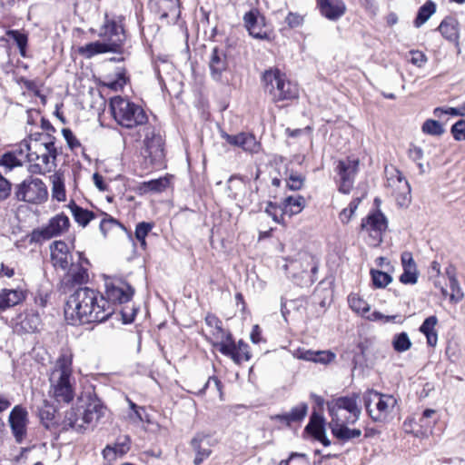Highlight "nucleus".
Returning a JSON list of instances; mask_svg holds the SVG:
<instances>
[{
    "label": "nucleus",
    "instance_id": "0eeeda50",
    "mask_svg": "<svg viewBox=\"0 0 465 465\" xmlns=\"http://www.w3.org/2000/svg\"><path fill=\"white\" fill-rule=\"evenodd\" d=\"M363 400L370 417L378 422L385 421L397 404V400L393 396L375 391H368Z\"/></svg>",
    "mask_w": 465,
    "mask_h": 465
},
{
    "label": "nucleus",
    "instance_id": "20e7f679",
    "mask_svg": "<svg viewBox=\"0 0 465 465\" xmlns=\"http://www.w3.org/2000/svg\"><path fill=\"white\" fill-rule=\"evenodd\" d=\"M25 158L30 162L28 170L32 173H45L55 166L57 149L53 141L24 144Z\"/></svg>",
    "mask_w": 465,
    "mask_h": 465
},
{
    "label": "nucleus",
    "instance_id": "a19ab883",
    "mask_svg": "<svg viewBox=\"0 0 465 465\" xmlns=\"http://www.w3.org/2000/svg\"><path fill=\"white\" fill-rule=\"evenodd\" d=\"M218 341L214 346L225 356L233 360L236 344L230 332H226L223 339H217Z\"/></svg>",
    "mask_w": 465,
    "mask_h": 465
},
{
    "label": "nucleus",
    "instance_id": "6e6d98bb",
    "mask_svg": "<svg viewBox=\"0 0 465 465\" xmlns=\"http://www.w3.org/2000/svg\"><path fill=\"white\" fill-rule=\"evenodd\" d=\"M404 272L400 281L405 284H413L417 282V270L414 267L403 268Z\"/></svg>",
    "mask_w": 465,
    "mask_h": 465
},
{
    "label": "nucleus",
    "instance_id": "7c9ffc66",
    "mask_svg": "<svg viewBox=\"0 0 465 465\" xmlns=\"http://www.w3.org/2000/svg\"><path fill=\"white\" fill-rule=\"evenodd\" d=\"M78 52L84 57L91 58L99 54H104L109 52L116 53L117 51L114 47L110 46V45L105 41H95L93 43L86 44L85 45L80 46Z\"/></svg>",
    "mask_w": 465,
    "mask_h": 465
},
{
    "label": "nucleus",
    "instance_id": "72a5a7b5",
    "mask_svg": "<svg viewBox=\"0 0 465 465\" xmlns=\"http://www.w3.org/2000/svg\"><path fill=\"white\" fill-rule=\"evenodd\" d=\"M282 213H285L289 216L300 213L305 206V199L303 196H289L286 197L282 203Z\"/></svg>",
    "mask_w": 465,
    "mask_h": 465
},
{
    "label": "nucleus",
    "instance_id": "1a4fd4ad",
    "mask_svg": "<svg viewBox=\"0 0 465 465\" xmlns=\"http://www.w3.org/2000/svg\"><path fill=\"white\" fill-rule=\"evenodd\" d=\"M15 194L18 201L33 204H41L48 197L45 183L41 179L34 177H29L16 185Z\"/></svg>",
    "mask_w": 465,
    "mask_h": 465
},
{
    "label": "nucleus",
    "instance_id": "0e129e2a",
    "mask_svg": "<svg viewBox=\"0 0 465 465\" xmlns=\"http://www.w3.org/2000/svg\"><path fill=\"white\" fill-rule=\"evenodd\" d=\"M365 318L368 319L369 321H372V322L382 321L384 322H389L391 321H394L397 318V316L396 315L386 316L380 312H369L368 314L365 315Z\"/></svg>",
    "mask_w": 465,
    "mask_h": 465
},
{
    "label": "nucleus",
    "instance_id": "5701e85b",
    "mask_svg": "<svg viewBox=\"0 0 465 465\" xmlns=\"http://www.w3.org/2000/svg\"><path fill=\"white\" fill-rule=\"evenodd\" d=\"M316 4L321 15L331 21L339 20L347 10L343 0H316Z\"/></svg>",
    "mask_w": 465,
    "mask_h": 465
},
{
    "label": "nucleus",
    "instance_id": "2eb2a0df",
    "mask_svg": "<svg viewBox=\"0 0 465 465\" xmlns=\"http://www.w3.org/2000/svg\"><path fill=\"white\" fill-rule=\"evenodd\" d=\"M78 262H72L70 268L68 267L63 282L66 286H75L86 283L89 280L88 265L89 261L84 256L83 252H78Z\"/></svg>",
    "mask_w": 465,
    "mask_h": 465
},
{
    "label": "nucleus",
    "instance_id": "8fccbe9b",
    "mask_svg": "<svg viewBox=\"0 0 465 465\" xmlns=\"http://www.w3.org/2000/svg\"><path fill=\"white\" fill-rule=\"evenodd\" d=\"M103 216L104 217L100 222V231L104 236H106L107 233L114 228H123L122 224L116 219L113 218L107 213H103Z\"/></svg>",
    "mask_w": 465,
    "mask_h": 465
},
{
    "label": "nucleus",
    "instance_id": "4d7b16f0",
    "mask_svg": "<svg viewBox=\"0 0 465 465\" xmlns=\"http://www.w3.org/2000/svg\"><path fill=\"white\" fill-rule=\"evenodd\" d=\"M451 134L455 140H465V120H459L451 127Z\"/></svg>",
    "mask_w": 465,
    "mask_h": 465
},
{
    "label": "nucleus",
    "instance_id": "5fc2aeb1",
    "mask_svg": "<svg viewBox=\"0 0 465 465\" xmlns=\"http://www.w3.org/2000/svg\"><path fill=\"white\" fill-rule=\"evenodd\" d=\"M153 225L149 223H140L136 225L135 228V237L141 242L143 247H145V238L148 235L149 232L152 230Z\"/></svg>",
    "mask_w": 465,
    "mask_h": 465
},
{
    "label": "nucleus",
    "instance_id": "f3484780",
    "mask_svg": "<svg viewBox=\"0 0 465 465\" xmlns=\"http://www.w3.org/2000/svg\"><path fill=\"white\" fill-rule=\"evenodd\" d=\"M106 301L114 307L115 303H124L130 301L134 290L125 282L121 280H111L105 282Z\"/></svg>",
    "mask_w": 465,
    "mask_h": 465
},
{
    "label": "nucleus",
    "instance_id": "e433bc0d",
    "mask_svg": "<svg viewBox=\"0 0 465 465\" xmlns=\"http://www.w3.org/2000/svg\"><path fill=\"white\" fill-rule=\"evenodd\" d=\"M68 208L71 210L74 221L83 227H85L91 220L95 218V214L93 212L83 209L74 202H72Z\"/></svg>",
    "mask_w": 465,
    "mask_h": 465
},
{
    "label": "nucleus",
    "instance_id": "f8f14e48",
    "mask_svg": "<svg viewBox=\"0 0 465 465\" xmlns=\"http://www.w3.org/2000/svg\"><path fill=\"white\" fill-rule=\"evenodd\" d=\"M361 227V231L368 233V244L378 246L382 242V233L387 229V220L381 213H373L362 220Z\"/></svg>",
    "mask_w": 465,
    "mask_h": 465
},
{
    "label": "nucleus",
    "instance_id": "39448f33",
    "mask_svg": "<svg viewBox=\"0 0 465 465\" xmlns=\"http://www.w3.org/2000/svg\"><path fill=\"white\" fill-rule=\"evenodd\" d=\"M264 92L274 103L293 100L299 96L297 84L289 81L286 75L277 68L266 70L262 74Z\"/></svg>",
    "mask_w": 465,
    "mask_h": 465
},
{
    "label": "nucleus",
    "instance_id": "4c0bfd02",
    "mask_svg": "<svg viewBox=\"0 0 465 465\" xmlns=\"http://www.w3.org/2000/svg\"><path fill=\"white\" fill-rule=\"evenodd\" d=\"M40 324L39 314L33 312L25 313L18 323L20 330L28 333L38 331Z\"/></svg>",
    "mask_w": 465,
    "mask_h": 465
},
{
    "label": "nucleus",
    "instance_id": "c756f323",
    "mask_svg": "<svg viewBox=\"0 0 465 465\" xmlns=\"http://www.w3.org/2000/svg\"><path fill=\"white\" fill-rule=\"evenodd\" d=\"M313 438L320 442H322L324 446H329L331 441L327 439L325 435V429L323 425V420L320 416H317L315 413L312 416L310 422L306 426L305 429Z\"/></svg>",
    "mask_w": 465,
    "mask_h": 465
},
{
    "label": "nucleus",
    "instance_id": "412c9836",
    "mask_svg": "<svg viewBox=\"0 0 465 465\" xmlns=\"http://www.w3.org/2000/svg\"><path fill=\"white\" fill-rule=\"evenodd\" d=\"M9 422L16 441L22 442L26 435L27 411L15 406L9 414Z\"/></svg>",
    "mask_w": 465,
    "mask_h": 465
},
{
    "label": "nucleus",
    "instance_id": "13d9d810",
    "mask_svg": "<svg viewBox=\"0 0 465 465\" xmlns=\"http://www.w3.org/2000/svg\"><path fill=\"white\" fill-rule=\"evenodd\" d=\"M125 453V450L119 448L118 446L111 447L106 446L103 450V456L107 460H114L118 455L122 456Z\"/></svg>",
    "mask_w": 465,
    "mask_h": 465
},
{
    "label": "nucleus",
    "instance_id": "49530a36",
    "mask_svg": "<svg viewBox=\"0 0 465 465\" xmlns=\"http://www.w3.org/2000/svg\"><path fill=\"white\" fill-rule=\"evenodd\" d=\"M279 465H310V460L305 453L292 452L288 459L281 460Z\"/></svg>",
    "mask_w": 465,
    "mask_h": 465
},
{
    "label": "nucleus",
    "instance_id": "c03bdc74",
    "mask_svg": "<svg viewBox=\"0 0 465 465\" xmlns=\"http://www.w3.org/2000/svg\"><path fill=\"white\" fill-rule=\"evenodd\" d=\"M206 324L213 329V335L216 339H223L227 332L222 327V322L213 314H208L205 317Z\"/></svg>",
    "mask_w": 465,
    "mask_h": 465
},
{
    "label": "nucleus",
    "instance_id": "bb28decb",
    "mask_svg": "<svg viewBox=\"0 0 465 465\" xmlns=\"http://www.w3.org/2000/svg\"><path fill=\"white\" fill-rule=\"evenodd\" d=\"M438 30L448 41L458 45L460 38L459 22L455 17L448 16L438 26Z\"/></svg>",
    "mask_w": 465,
    "mask_h": 465
},
{
    "label": "nucleus",
    "instance_id": "338daca9",
    "mask_svg": "<svg viewBox=\"0 0 465 465\" xmlns=\"http://www.w3.org/2000/svg\"><path fill=\"white\" fill-rule=\"evenodd\" d=\"M411 62L419 67L422 66L426 62L425 54L422 52L411 51Z\"/></svg>",
    "mask_w": 465,
    "mask_h": 465
},
{
    "label": "nucleus",
    "instance_id": "6e6552de",
    "mask_svg": "<svg viewBox=\"0 0 465 465\" xmlns=\"http://www.w3.org/2000/svg\"><path fill=\"white\" fill-rule=\"evenodd\" d=\"M328 411L331 420L348 422H355L361 412L355 395L340 397L328 402Z\"/></svg>",
    "mask_w": 465,
    "mask_h": 465
},
{
    "label": "nucleus",
    "instance_id": "423d86ee",
    "mask_svg": "<svg viewBox=\"0 0 465 465\" xmlns=\"http://www.w3.org/2000/svg\"><path fill=\"white\" fill-rule=\"evenodd\" d=\"M110 110L116 123L124 128H134L146 124L148 118L138 104L120 96L110 101Z\"/></svg>",
    "mask_w": 465,
    "mask_h": 465
},
{
    "label": "nucleus",
    "instance_id": "f03ea898",
    "mask_svg": "<svg viewBox=\"0 0 465 465\" xmlns=\"http://www.w3.org/2000/svg\"><path fill=\"white\" fill-rule=\"evenodd\" d=\"M73 359L70 349H62L48 372V394L57 403H70L74 399L76 381Z\"/></svg>",
    "mask_w": 465,
    "mask_h": 465
},
{
    "label": "nucleus",
    "instance_id": "ea45409f",
    "mask_svg": "<svg viewBox=\"0 0 465 465\" xmlns=\"http://www.w3.org/2000/svg\"><path fill=\"white\" fill-rule=\"evenodd\" d=\"M348 302L350 308L353 312L364 318L370 312V304L357 293L350 294L348 297Z\"/></svg>",
    "mask_w": 465,
    "mask_h": 465
},
{
    "label": "nucleus",
    "instance_id": "393cba45",
    "mask_svg": "<svg viewBox=\"0 0 465 465\" xmlns=\"http://www.w3.org/2000/svg\"><path fill=\"white\" fill-rule=\"evenodd\" d=\"M193 450L195 452L193 460L194 465H201L203 460L208 459L212 453L208 437L203 433L196 434L190 442Z\"/></svg>",
    "mask_w": 465,
    "mask_h": 465
},
{
    "label": "nucleus",
    "instance_id": "864d4df0",
    "mask_svg": "<svg viewBox=\"0 0 465 465\" xmlns=\"http://www.w3.org/2000/svg\"><path fill=\"white\" fill-rule=\"evenodd\" d=\"M408 153H409V157L412 161L417 162L420 173H425L428 168V164L424 165L422 163L420 162L423 157V152H422L421 148H420L414 144H411L409 148Z\"/></svg>",
    "mask_w": 465,
    "mask_h": 465
},
{
    "label": "nucleus",
    "instance_id": "2f4dec72",
    "mask_svg": "<svg viewBox=\"0 0 465 465\" xmlns=\"http://www.w3.org/2000/svg\"><path fill=\"white\" fill-rule=\"evenodd\" d=\"M445 274L448 277L450 288L451 289L450 302L452 304H457L463 299L464 294L456 279L455 267L449 265L445 270Z\"/></svg>",
    "mask_w": 465,
    "mask_h": 465
},
{
    "label": "nucleus",
    "instance_id": "79ce46f5",
    "mask_svg": "<svg viewBox=\"0 0 465 465\" xmlns=\"http://www.w3.org/2000/svg\"><path fill=\"white\" fill-rule=\"evenodd\" d=\"M55 412L54 406L45 401L43 406L39 409L38 414L41 422L45 428L49 429L54 425Z\"/></svg>",
    "mask_w": 465,
    "mask_h": 465
},
{
    "label": "nucleus",
    "instance_id": "7ed1b4c3",
    "mask_svg": "<svg viewBox=\"0 0 465 465\" xmlns=\"http://www.w3.org/2000/svg\"><path fill=\"white\" fill-rule=\"evenodd\" d=\"M106 408L101 401L89 395L84 405H77L66 411L62 421L63 430H73L76 432H84L89 426H94L104 417Z\"/></svg>",
    "mask_w": 465,
    "mask_h": 465
},
{
    "label": "nucleus",
    "instance_id": "473e14b6",
    "mask_svg": "<svg viewBox=\"0 0 465 465\" xmlns=\"http://www.w3.org/2000/svg\"><path fill=\"white\" fill-rule=\"evenodd\" d=\"M50 180L52 183V198L57 202H65L66 191L63 174L59 172H56L50 176Z\"/></svg>",
    "mask_w": 465,
    "mask_h": 465
},
{
    "label": "nucleus",
    "instance_id": "58836bf2",
    "mask_svg": "<svg viewBox=\"0 0 465 465\" xmlns=\"http://www.w3.org/2000/svg\"><path fill=\"white\" fill-rule=\"evenodd\" d=\"M420 331L425 335L430 346L436 345V316L432 315L425 319L420 327Z\"/></svg>",
    "mask_w": 465,
    "mask_h": 465
},
{
    "label": "nucleus",
    "instance_id": "4be33fe9",
    "mask_svg": "<svg viewBox=\"0 0 465 465\" xmlns=\"http://www.w3.org/2000/svg\"><path fill=\"white\" fill-rule=\"evenodd\" d=\"M222 137L228 143L240 147L243 151L251 153H258L261 147L254 135L251 134L240 133L235 135H231L226 133H222Z\"/></svg>",
    "mask_w": 465,
    "mask_h": 465
},
{
    "label": "nucleus",
    "instance_id": "052dcab7",
    "mask_svg": "<svg viewBox=\"0 0 465 465\" xmlns=\"http://www.w3.org/2000/svg\"><path fill=\"white\" fill-rule=\"evenodd\" d=\"M304 178L298 173H291L287 180V186L292 190H300L303 185Z\"/></svg>",
    "mask_w": 465,
    "mask_h": 465
},
{
    "label": "nucleus",
    "instance_id": "9d476101",
    "mask_svg": "<svg viewBox=\"0 0 465 465\" xmlns=\"http://www.w3.org/2000/svg\"><path fill=\"white\" fill-rule=\"evenodd\" d=\"M70 227V220L64 213H58L49 219L48 223L30 233V242H42L66 232Z\"/></svg>",
    "mask_w": 465,
    "mask_h": 465
},
{
    "label": "nucleus",
    "instance_id": "f257e3e1",
    "mask_svg": "<svg viewBox=\"0 0 465 465\" xmlns=\"http://www.w3.org/2000/svg\"><path fill=\"white\" fill-rule=\"evenodd\" d=\"M114 312V307L99 292L83 287L78 288L68 297L64 313L68 324L81 325L102 322Z\"/></svg>",
    "mask_w": 465,
    "mask_h": 465
},
{
    "label": "nucleus",
    "instance_id": "9b49d317",
    "mask_svg": "<svg viewBox=\"0 0 465 465\" xmlns=\"http://www.w3.org/2000/svg\"><path fill=\"white\" fill-rule=\"evenodd\" d=\"M360 161L355 157L340 160L336 166L339 176V191L348 194L353 187L354 179L359 170Z\"/></svg>",
    "mask_w": 465,
    "mask_h": 465
},
{
    "label": "nucleus",
    "instance_id": "c9c22d12",
    "mask_svg": "<svg viewBox=\"0 0 465 465\" xmlns=\"http://www.w3.org/2000/svg\"><path fill=\"white\" fill-rule=\"evenodd\" d=\"M308 406L306 403H300L293 407L289 412L284 414H278L275 419L290 424L292 422L302 420L307 414Z\"/></svg>",
    "mask_w": 465,
    "mask_h": 465
},
{
    "label": "nucleus",
    "instance_id": "680f3d73",
    "mask_svg": "<svg viewBox=\"0 0 465 465\" xmlns=\"http://www.w3.org/2000/svg\"><path fill=\"white\" fill-rule=\"evenodd\" d=\"M303 22V16L298 13L290 12L285 18V23L290 28L301 26Z\"/></svg>",
    "mask_w": 465,
    "mask_h": 465
},
{
    "label": "nucleus",
    "instance_id": "c85d7f7f",
    "mask_svg": "<svg viewBox=\"0 0 465 465\" xmlns=\"http://www.w3.org/2000/svg\"><path fill=\"white\" fill-rule=\"evenodd\" d=\"M348 421H339L331 420L330 426L332 434L341 440H350L355 438H359L361 435V431L359 429H349L346 426Z\"/></svg>",
    "mask_w": 465,
    "mask_h": 465
},
{
    "label": "nucleus",
    "instance_id": "bf43d9fd",
    "mask_svg": "<svg viewBox=\"0 0 465 465\" xmlns=\"http://www.w3.org/2000/svg\"><path fill=\"white\" fill-rule=\"evenodd\" d=\"M336 358L335 353H333L331 351H316V357H315V362L316 363H322V364H328L331 361H333Z\"/></svg>",
    "mask_w": 465,
    "mask_h": 465
},
{
    "label": "nucleus",
    "instance_id": "37998d69",
    "mask_svg": "<svg viewBox=\"0 0 465 465\" xmlns=\"http://www.w3.org/2000/svg\"><path fill=\"white\" fill-rule=\"evenodd\" d=\"M435 12V5L432 1L426 2L418 11L414 20V26L419 28L424 25Z\"/></svg>",
    "mask_w": 465,
    "mask_h": 465
},
{
    "label": "nucleus",
    "instance_id": "09e8293b",
    "mask_svg": "<svg viewBox=\"0 0 465 465\" xmlns=\"http://www.w3.org/2000/svg\"><path fill=\"white\" fill-rule=\"evenodd\" d=\"M22 164V159L18 158L15 153H6L3 154L0 158V166L5 167L6 170L10 171L15 166H19Z\"/></svg>",
    "mask_w": 465,
    "mask_h": 465
},
{
    "label": "nucleus",
    "instance_id": "a878e982",
    "mask_svg": "<svg viewBox=\"0 0 465 465\" xmlns=\"http://www.w3.org/2000/svg\"><path fill=\"white\" fill-rule=\"evenodd\" d=\"M26 297L22 289H2L0 291V312L21 303Z\"/></svg>",
    "mask_w": 465,
    "mask_h": 465
},
{
    "label": "nucleus",
    "instance_id": "aec40b11",
    "mask_svg": "<svg viewBox=\"0 0 465 465\" xmlns=\"http://www.w3.org/2000/svg\"><path fill=\"white\" fill-rule=\"evenodd\" d=\"M50 252L53 265L66 271L72 263V254L68 245L63 241H55L50 245Z\"/></svg>",
    "mask_w": 465,
    "mask_h": 465
},
{
    "label": "nucleus",
    "instance_id": "a211bd4d",
    "mask_svg": "<svg viewBox=\"0 0 465 465\" xmlns=\"http://www.w3.org/2000/svg\"><path fill=\"white\" fill-rule=\"evenodd\" d=\"M387 186L391 189L392 195L400 204H404L408 201L410 194V185L399 170H394L387 178Z\"/></svg>",
    "mask_w": 465,
    "mask_h": 465
},
{
    "label": "nucleus",
    "instance_id": "f704fd0d",
    "mask_svg": "<svg viewBox=\"0 0 465 465\" xmlns=\"http://www.w3.org/2000/svg\"><path fill=\"white\" fill-rule=\"evenodd\" d=\"M170 181L167 177H160L158 179L143 182L138 185V192L141 194L148 193H161L167 189Z\"/></svg>",
    "mask_w": 465,
    "mask_h": 465
},
{
    "label": "nucleus",
    "instance_id": "e2e57ef3",
    "mask_svg": "<svg viewBox=\"0 0 465 465\" xmlns=\"http://www.w3.org/2000/svg\"><path fill=\"white\" fill-rule=\"evenodd\" d=\"M62 134L67 142L68 146L71 149H75L80 147V143L73 134V132L70 129L64 128L62 130Z\"/></svg>",
    "mask_w": 465,
    "mask_h": 465
},
{
    "label": "nucleus",
    "instance_id": "6ab92c4d",
    "mask_svg": "<svg viewBox=\"0 0 465 465\" xmlns=\"http://www.w3.org/2000/svg\"><path fill=\"white\" fill-rule=\"evenodd\" d=\"M209 69L212 78L222 82L223 74L228 70L227 54L223 49L214 47L209 57Z\"/></svg>",
    "mask_w": 465,
    "mask_h": 465
},
{
    "label": "nucleus",
    "instance_id": "a18cd8bd",
    "mask_svg": "<svg viewBox=\"0 0 465 465\" xmlns=\"http://www.w3.org/2000/svg\"><path fill=\"white\" fill-rule=\"evenodd\" d=\"M392 345L396 351L403 352L411 348V342L406 332H401L394 336Z\"/></svg>",
    "mask_w": 465,
    "mask_h": 465
},
{
    "label": "nucleus",
    "instance_id": "ddd939ff",
    "mask_svg": "<svg viewBox=\"0 0 465 465\" xmlns=\"http://www.w3.org/2000/svg\"><path fill=\"white\" fill-rule=\"evenodd\" d=\"M98 36L107 42L117 52L125 41V34L122 24L109 19L107 15H105L104 23L100 28Z\"/></svg>",
    "mask_w": 465,
    "mask_h": 465
},
{
    "label": "nucleus",
    "instance_id": "de8ad7c7",
    "mask_svg": "<svg viewBox=\"0 0 465 465\" xmlns=\"http://www.w3.org/2000/svg\"><path fill=\"white\" fill-rule=\"evenodd\" d=\"M251 359V354L249 351V346L243 341H240L236 345L233 361L236 364H240L242 361H247Z\"/></svg>",
    "mask_w": 465,
    "mask_h": 465
},
{
    "label": "nucleus",
    "instance_id": "603ef678",
    "mask_svg": "<svg viewBox=\"0 0 465 465\" xmlns=\"http://www.w3.org/2000/svg\"><path fill=\"white\" fill-rule=\"evenodd\" d=\"M373 284L378 288H384L391 282V276L386 272L378 270H371Z\"/></svg>",
    "mask_w": 465,
    "mask_h": 465
},
{
    "label": "nucleus",
    "instance_id": "4468645a",
    "mask_svg": "<svg viewBox=\"0 0 465 465\" xmlns=\"http://www.w3.org/2000/svg\"><path fill=\"white\" fill-rule=\"evenodd\" d=\"M144 133V155L151 158L153 163H157L163 160V142L159 134H156L154 127H143Z\"/></svg>",
    "mask_w": 465,
    "mask_h": 465
},
{
    "label": "nucleus",
    "instance_id": "3c124183",
    "mask_svg": "<svg viewBox=\"0 0 465 465\" xmlns=\"http://www.w3.org/2000/svg\"><path fill=\"white\" fill-rule=\"evenodd\" d=\"M281 209H282V205H277L272 202H269L267 203V206L265 208V213L271 216L274 222L277 223H284V214L285 213H282Z\"/></svg>",
    "mask_w": 465,
    "mask_h": 465
},
{
    "label": "nucleus",
    "instance_id": "dca6fc26",
    "mask_svg": "<svg viewBox=\"0 0 465 465\" xmlns=\"http://www.w3.org/2000/svg\"><path fill=\"white\" fill-rule=\"evenodd\" d=\"M246 30L253 38L268 40L270 35L266 28L265 17L257 9H252L243 15Z\"/></svg>",
    "mask_w": 465,
    "mask_h": 465
},
{
    "label": "nucleus",
    "instance_id": "774afa93",
    "mask_svg": "<svg viewBox=\"0 0 465 465\" xmlns=\"http://www.w3.org/2000/svg\"><path fill=\"white\" fill-rule=\"evenodd\" d=\"M421 131H422V133H424L426 134L435 135L436 134V120H433V119L427 120L422 124Z\"/></svg>",
    "mask_w": 465,
    "mask_h": 465
},
{
    "label": "nucleus",
    "instance_id": "b1692460",
    "mask_svg": "<svg viewBox=\"0 0 465 465\" xmlns=\"http://www.w3.org/2000/svg\"><path fill=\"white\" fill-rule=\"evenodd\" d=\"M229 197L236 201L241 205H247L251 200L247 197V193L251 191L248 184L241 178L232 176L227 183Z\"/></svg>",
    "mask_w": 465,
    "mask_h": 465
},
{
    "label": "nucleus",
    "instance_id": "69168bd1",
    "mask_svg": "<svg viewBox=\"0 0 465 465\" xmlns=\"http://www.w3.org/2000/svg\"><path fill=\"white\" fill-rule=\"evenodd\" d=\"M7 35L13 38L20 48H23L26 45V36L16 30L7 31Z\"/></svg>",
    "mask_w": 465,
    "mask_h": 465
},
{
    "label": "nucleus",
    "instance_id": "cd10ccee",
    "mask_svg": "<svg viewBox=\"0 0 465 465\" xmlns=\"http://www.w3.org/2000/svg\"><path fill=\"white\" fill-rule=\"evenodd\" d=\"M150 5L162 18L179 15V0H151Z\"/></svg>",
    "mask_w": 465,
    "mask_h": 465
}]
</instances>
